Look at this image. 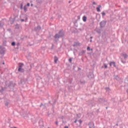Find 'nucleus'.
Instances as JSON below:
<instances>
[{
	"label": "nucleus",
	"mask_w": 128,
	"mask_h": 128,
	"mask_svg": "<svg viewBox=\"0 0 128 128\" xmlns=\"http://www.w3.org/2000/svg\"><path fill=\"white\" fill-rule=\"evenodd\" d=\"M64 31L62 30H60L59 31L58 34H56L54 36V38H62L64 36Z\"/></svg>",
	"instance_id": "1"
},
{
	"label": "nucleus",
	"mask_w": 128,
	"mask_h": 128,
	"mask_svg": "<svg viewBox=\"0 0 128 128\" xmlns=\"http://www.w3.org/2000/svg\"><path fill=\"white\" fill-rule=\"evenodd\" d=\"M106 22L104 20L101 22L100 24V26L102 28H104V26H106Z\"/></svg>",
	"instance_id": "2"
},
{
	"label": "nucleus",
	"mask_w": 128,
	"mask_h": 128,
	"mask_svg": "<svg viewBox=\"0 0 128 128\" xmlns=\"http://www.w3.org/2000/svg\"><path fill=\"white\" fill-rule=\"evenodd\" d=\"M0 54H4V49L2 46H0Z\"/></svg>",
	"instance_id": "3"
},
{
	"label": "nucleus",
	"mask_w": 128,
	"mask_h": 128,
	"mask_svg": "<svg viewBox=\"0 0 128 128\" xmlns=\"http://www.w3.org/2000/svg\"><path fill=\"white\" fill-rule=\"evenodd\" d=\"M40 30H42V27H40V26H38L37 27H36L34 28V30L36 32H40Z\"/></svg>",
	"instance_id": "4"
},
{
	"label": "nucleus",
	"mask_w": 128,
	"mask_h": 128,
	"mask_svg": "<svg viewBox=\"0 0 128 128\" xmlns=\"http://www.w3.org/2000/svg\"><path fill=\"white\" fill-rule=\"evenodd\" d=\"M110 66H114V68H116V62H111L109 64Z\"/></svg>",
	"instance_id": "5"
},
{
	"label": "nucleus",
	"mask_w": 128,
	"mask_h": 128,
	"mask_svg": "<svg viewBox=\"0 0 128 128\" xmlns=\"http://www.w3.org/2000/svg\"><path fill=\"white\" fill-rule=\"evenodd\" d=\"M96 32H98V34H100L101 32H102V30L98 28H96Z\"/></svg>",
	"instance_id": "6"
},
{
	"label": "nucleus",
	"mask_w": 128,
	"mask_h": 128,
	"mask_svg": "<svg viewBox=\"0 0 128 128\" xmlns=\"http://www.w3.org/2000/svg\"><path fill=\"white\" fill-rule=\"evenodd\" d=\"M80 46V44L78 42H74L73 44V46Z\"/></svg>",
	"instance_id": "7"
},
{
	"label": "nucleus",
	"mask_w": 128,
	"mask_h": 128,
	"mask_svg": "<svg viewBox=\"0 0 128 128\" xmlns=\"http://www.w3.org/2000/svg\"><path fill=\"white\" fill-rule=\"evenodd\" d=\"M84 54H86V50H82L80 51L79 52L78 55L79 56H82Z\"/></svg>",
	"instance_id": "8"
},
{
	"label": "nucleus",
	"mask_w": 128,
	"mask_h": 128,
	"mask_svg": "<svg viewBox=\"0 0 128 128\" xmlns=\"http://www.w3.org/2000/svg\"><path fill=\"white\" fill-rule=\"evenodd\" d=\"M121 56H124V60H126V58H128V54H126V53H123L121 54Z\"/></svg>",
	"instance_id": "9"
},
{
	"label": "nucleus",
	"mask_w": 128,
	"mask_h": 128,
	"mask_svg": "<svg viewBox=\"0 0 128 128\" xmlns=\"http://www.w3.org/2000/svg\"><path fill=\"white\" fill-rule=\"evenodd\" d=\"M100 8H102V6L99 5L96 8V10L98 12H100Z\"/></svg>",
	"instance_id": "10"
},
{
	"label": "nucleus",
	"mask_w": 128,
	"mask_h": 128,
	"mask_svg": "<svg viewBox=\"0 0 128 128\" xmlns=\"http://www.w3.org/2000/svg\"><path fill=\"white\" fill-rule=\"evenodd\" d=\"M58 56H54V62L55 64H56V62H58Z\"/></svg>",
	"instance_id": "11"
},
{
	"label": "nucleus",
	"mask_w": 128,
	"mask_h": 128,
	"mask_svg": "<svg viewBox=\"0 0 128 128\" xmlns=\"http://www.w3.org/2000/svg\"><path fill=\"white\" fill-rule=\"evenodd\" d=\"M22 66H24L23 63H19L18 64V68H22Z\"/></svg>",
	"instance_id": "12"
},
{
	"label": "nucleus",
	"mask_w": 128,
	"mask_h": 128,
	"mask_svg": "<svg viewBox=\"0 0 128 128\" xmlns=\"http://www.w3.org/2000/svg\"><path fill=\"white\" fill-rule=\"evenodd\" d=\"M18 71L20 72H24V70L22 68H18Z\"/></svg>",
	"instance_id": "13"
},
{
	"label": "nucleus",
	"mask_w": 128,
	"mask_h": 128,
	"mask_svg": "<svg viewBox=\"0 0 128 128\" xmlns=\"http://www.w3.org/2000/svg\"><path fill=\"white\" fill-rule=\"evenodd\" d=\"M52 102H53L52 103V102L50 101L49 104H52V106H54V104H56V100H52Z\"/></svg>",
	"instance_id": "14"
},
{
	"label": "nucleus",
	"mask_w": 128,
	"mask_h": 128,
	"mask_svg": "<svg viewBox=\"0 0 128 128\" xmlns=\"http://www.w3.org/2000/svg\"><path fill=\"white\" fill-rule=\"evenodd\" d=\"M39 124L40 126H44V122L42 121H40Z\"/></svg>",
	"instance_id": "15"
},
{
	"label": "nucleus",
	"mask_w": 128,
	"mask_h": 128,
	"mask_svg": "<svg viewBox=\"0 0 128 128\" xmlns=\"http://www.w3.org/2000/svg\"><path fill=\"white\" fill-rule=\"evenodd\" d=\"M4 28V23L0 22V28Z\"/></svg>",
	"instance_id": "16"
},
{
	"label": "nucleus",
	"mask_w": 128,
	"mask_h": 128,
	"mask_svg": "<svg viewBox=\"0 0 128 128\" xmlns=\"http://www.w3.org/2000/svg\"><path fill=\"white\" fill-rule=\"evenodd\" d=\"M83 22H86V16H84L82 18Z\"/></svg>",
	"instance_id": "17"
},
{
	"label": "nucleus",
	"mask_w": 128,
	"mask_h": 128,
	"mask_svg": "<svg viewBox=\"0 0 128 128\" xmlns=\"http://www.w3.org/2000/svg\"><path fill=\"white\" fill-rule=\"evenodd\" d=\"M114 78L116 80H120V77H118V76H115Z\"/></svg>",
	"instance_id": "18"
},
{
	"label": "nucleus",
	"mask_w": 128,
	"mask_h": 128,
	"mask_svg": "<svg viewBox=\"0 0 128 128\" xmlns=\"http://www.w3.org/2000/svg\"><path fill=\"white\" fill-rule=\"evenodd\" d=\"M24 10L25 12H28V8H26V6H24Z\"/></svg>",
	"instance_id": "19"
},
{
	"label": "nucleus",
	"mask_w": 128,
	"mask_h": 128,
	"mask_svg": "<svg viewBox=\"0 0 128 128\" xmlns=\"http://www.w3.org/2000/svg\"><path fill=\"white\" fill-rule=\"evenodd\" d=\"M4 90V87H2V89H0V92H2Z\"/></svg>",
	"instance_id": "20"
},
{
	"label": "nucleus",
	"mask_w": 128,
	"mask_h": 128,
	"mask_svg": "<svg viewBox=\"0 0 128 128\" xmlns=\"http://www.w3.org/2000/svg\"><path fill=\"white\" fill-rule=\"evenodd\" d=\"M87 50H92V49H90V46H88L87 47Z\"/></svg>",
	"instance_id": "21"
},
{
	"label": "nucleus",
	"mask_w": 128,
	"mask_h": 128,
	"mask_svg": "<svg viewBox=\"0 0 128 128\" xmlns=\"http://www.w3.org/2000/svg\"><path fill=\"white\" fill-rule=\"evenodd\" d=\"M102 16H106V13L103 12H102Z\"/></svg>",
	"instance_id": "22"
},
{
	"label": "nucleus",
	"mask_w": 128,
	"mask_h": 128,
	"mask_svg": "<svg viewBox=\"0 0 128 128\" xmlns=\"http://www.w3.org/2000/svg\"><path fill=\"white\" fill-rule=\"evenodd\" d=\"M55 124H56V126H58V121H56L55 122Z\"/></svg>",
	"instance_id": "23"
},
{
	"label": "nucleus",
	"mask_w": 128,
	"mask_h": 128,
	"mask_svg": "<svg viewBox=\"0 0 128 128\" xmlns=\"http://www.w3.org/2000/svg\"><path fill=\"white\" fill-rule=\"evenodd\" d=\"M12 46H16V42H12Z\"/></svg>",
	"instance_id": "24"
},
{
	"label": "nucleus",
	"mask_w": 128,
	"mask_h": 128,
	"mask_svg": "<svg viewBox=\"0 0 128 128\" xmlns=\"http://www.w3.org/2000/svg\"><path fill=\"white\" fill-rule=\"evenodd\" d=\"M104 66L106 68H108V65H106V64H104Z\"/></svg>",
	"instance_id": "25"
},
{
	"label": "nucleus",
	"mask_w": 128,
	"mask_h": 128,
	"mask_svg": "<svg viewBox=\"0 0 128 128\" xmlns=\"http://www.w3.org/2000/svg\"><path fill=\"white\" fill-rule=\"evenodd\" d=\"M69 60V62H72V58H70L69 60Z\"/></svg>",
	"instance_id": "26"
},
{
	"label": "nucleus",
	"mask_w": 128,
	"mask_h": 128,
	"mask_svg": "<svg viewBox=\"0 0 128 128\" xmlns=\"http://www.w3.org/2000/svg\"><path fill=\"white\" fill-rule=\"evenodd\" d=\"M121 62H122V64H126V61L123 60L122 59H121Z\"/></svg>",
	"instance_id": "27"
},
{
	"label": "nucleus",
	"mask_w": 128,
	"mask_h": 128,
	"mask_svg": "<svg viewBox=\"0 0 128 128\" xmlns=\"http://www.w3.org/2000/svg\"><path fill=\"white\" fill-rule=\"evenodd\" d=\"M54 44H52V50H54Z\"/></svg>",
	"instance_id": "28"
},
{
	"label": "nucleus",
	"mask_w": 128,
	"mask_h": 128,
	"mask_svg": "<svg viewBox=\"0 0 128 128\" xmlns=\"http://www.w3.org/2000/svg\"><path fill=\"white\" fill-rule=\"evenodd\" d=\"M79 122L80 124H82V120H79Z\"/></svg>",
	"instance_id": "29"
},
{
	"label": "nucleus",
	"mask_w": 128,
	"mask_h": 128,
	"mask_svg": "<svg viewBox=\"0 0 128 128\" xmlns=\"http://www.w3.org/2000/svg\"><path fill=\"white\" fill-rule=\"evenodd\" d=\"M5 106H8V102H6L5 104Z\"/></svg>",
	"instance_id": "30"
},
{
	"label": "nucleus",
	"mask_w": 128,
	"mask_h": 128,
	"mask_svg": "<svg viewBox=\"0 0 128 128\" xmlns=\"http://www.w3.org/2000/svg\"><path fill=\"white\" fill-rule=\"evenodd\" d=\"M43 106V104L42 103H41L40 105V108H42V106Z\"/></svg>",
	"instance_id": "31"
},
{
	"label": "nucleus",
	"mask_w": 128,
	"mask_h": 128,
	"mask_svg": "<svg viewBox=\"0 0 128 128\" xmlns=\"http://www.w3.org/2000/svg\"><path fill=\"white\" fill-rule=\"evenodd\" d=\"M92 4H96V2H93Z\"/></svg>",
	"instance_id": "32"
},
{
	"label": "nucleus",
	"mask_w": 128,
	"mask_h": 128,
	"mask_svg": "<svg viewBox=\"0 0 128 128\" xmlns=\"http://www.w3.org/2000/svg\"><path fill=\"white\" fill-rule=\"evenodd\" d=\"M21 22H24V19H21Z\"/></svg>",
	"instance_id": "33"
},
{
	"label": "nucleus",
	"mask_w": 128,
	"mask_h": 128,
	"mask_svg": "<svg viewBox=\"0 0 128 128\" xmlns=\"http://www.w3.org/2000/svg\"><path fill=\"white\" fill-rule=\"evenodd\" d=\"M106 90H110V88H106Z\"/></svg>",
	"instance_id": "34"
},
{
	"label": "nucleus",
	"mask_w": 128,
	"mask_h": 128,
	"mask_svg": "<svg viewBox=\"0 0 128 128\" xmlns=\"http://www.w3.org/2000/svg\"><path fill=\"white\" fill-rule=\"evenodd\" d=\"M27 6H30V3H28Z\"/></svg>",
	"instance_id": "35"
},
{
	"label": "nucleus",
	"mask_w": 128,
	"mask_h": 128,
	"mask_svg": "<svg viewBox=\"0 0 128 128\" xmlns=\"http://www.w3.org/2000/svg\"><path fill=\"white\" fill-rule=\"evenodd\" d=\"M76 122H78V120H75V121L74 122L75 124H76Z\"/></svg>",
	"instance_id": "36"
},
{
	"label": "nucleus",
	"mask_w": 128,
	"mask_h": 128,
	"mask_svg": "<svg viewBox=\"0 0 128 128\" xmlns=\"http://www.w3.org/2000/svg\"><path fill=\"white\" fill-rule=\"evenodd\" d=\"M90 128H94V126H90Z\"/></svg>",
	"instance_id": "37"
},
{
	"label": "nucleus",
	"mask_w": 128,
	"mask_h": 128,
	"mask_svg": "<svg viewBox=\"0 0 128 128\" xmlns=\"http://www.w3.org/2000/svg\"><path fill=\"white\" fill-rule=\"evenodd\" d=\"M64 128H68V126H65Z\"/></svg>",
	"instance_id": "38"
},
{
	"label": "nucleus",
	"mask_w": 128,
	"mask_h": 128,
	"mask_svg": "<svg viewBox=\"0 0 128 128\" xmlns=\"http://www.w3.org/2000/svg\"><path fill=\"white\" fill-rule=\"evenodd\" d=\"M78 19H80V16H78Z\"/></svg>",
	"instance_id": "39"
},
{
	"label": "nucleus",
	"mask_w": 128,
	"mask_h": 128,
	"mask_svg": "<svg viewBox=\"0 0 128 128\" xmlns=\"http://www.w3.org/2000/svg\"><path fill=\"white\" fill-rule=\"evenodd\" d=\"M126 92L127 94H128V89L126 90Z\"/></svg>",
	"instance_id": "40"
},
{
	"label": "nucleus",
	"mask_w": 128,
	"mask_h": 128,
	"mask_svg": "<svg viewBox=\"0 0 128 128\" xmlns=\"http://www.w3.org/2000/svg\"><path fill=\"white\" fill-rule=\"evenodd\" d=\"M70 2H72V1L70 0V1L68 2L69 4H70Z\"/></svg>",
	"instance_id": "41"
},
{
	"label": "nucleus",
	"mask_w": 128,
	"mask_h": 128,
	"mask_svg": "<svg viewBox=\"0 0 128 128\" xmlns=\"http://www.w3.org/2000/svg\"><path fill=\"white\" fill-rule=\"evenodd\" d=\"M92 42V40H90V42Z\"/></svg>",
	"instance_id": "42"
},
{
	"label": "nucleus",
	"mask_w": 128,
	"mask_h": 128,
	"mask_svg": "<svg viewBox=\"0 0 128 128\" xmlns=\"http://www.w3.org/2000/svg\"><path fill=\"white\" fill-rule=\"evenodd\" d=\"M100 101L102 100V99L100 98Z\"/></svg>",
	"instance_id": "43"
},
{
	"label": "nucleus",
	"mask_w": 128,
	"mask_h": 128,
	"mask_svg": "<svg viewBox=\"0 0 128 128\" xmlns=\"http://www.w3.org/2000/svg\"><path fill=\"white\" fill-rule=\"evenodd\" d=\"M61 17H62V16H58V18H61Z\"/></svg>",
	"instance_id": "44"
},
{
	"label": "nucleus",
	"mask_w": 128,
	"mask_h": 128,
	"mask_svg": "<svg viewBox=\"0 0 128 128\" xmlns=\"http://www.w3.org/2000/svg\"><path fill=\"white\" fill-rule=\"evenodd\" d=\"M90 38H91V39L92 38V36H90Z\"/></svg>",
	"instance_id": "45"
},
{
	"label": "nucleus",
	"mask_w": 128,
	"mask_h": 128,
	"mask_svg": "<svg viewBox=\"0 0 128 128\" xmlns=\"http://www.w3.org/2000/svg\"><path fill=\"white\" fill-rule=\"evenodd\" d=\"M34 6V4H31V6Z\"/></svg>",
	"instance_id": "46"
},
{
	"label": "nucleus",
	"mask_w": 128,
	"mask_h": 128,
	"mask_svg": "<svg viewBox=\"0 0 128 128\" xmlns=\"http://www.w3.org/2000/svg\"><path fill=\"white\" fill-rule=\"evenodd\" d=\"M2 64H4V62H2Z\"/></svg>",
	"instance_id": "47"
},
{
	"label": "nucleus",
	"mask_w": 128,
	"mask_h": 128,
	"mask_svg": "<svg viewBox=\"0 0 128 128\" xmlns=\"http://www.w3.org/2000/svg\"><path fill=\"white\" fill-rule=\"evenodd\" d=\"M30 66L32 68V64L30 65Z\"/></svg>",
	"instance_id": "48"
},
{
	"label": "nucleus",
	"mask_w": 128,
	"mask_h": 128,
	"mask_svg": "<svg viewBox=\"0 0 128 128\" xmlns=\"http://www.w3.org/2000/svg\"><path fill=\"white\" fill-rule=\"evenodd\" d=\"M62 118H64V116H62Z\"/></svg>",
	"instance_id": "49"
},
{
	"label": "nucleus",
	"mask_w": 128,
	"mask_h": 128,
	"mask_svg": "<svg viewBox=\"0 0 128 128\" xmlns=\"http://www.w3.org/2000/svg\"><path fill=\"white\" fill-rule=\"evenodd\" d=\"M106 109L108 110V107H106Z\"/></svg>",
	"instance_id": "50"
},
{
	"label": "nucleus",
	"mask_w": 128,
	"mask_h": 128,
	"mask_svg": "<svg viewBox=\"0 0 128 128\" xmlns=\"http://www.w3.org/2000/svg\"><path fill=\"white\" fill-rule=\"evenodd\" d=\"M93 126H94V124L93 123Z\"/></svg>",
	"instance_id": "51"
},
{
	"label": "nucleus",
	"mask_w": 128,
	"mask_h": 128,
	"mask_svg": "<svg viewBox=\"0 0 128 128\" xmlns=\"http://www.w3.org/2000/svg\"><path fill=\"white\" fill-rule=\"evenodd\" d=\"M26 20H28V18H26Z\"/></svg>",
	"instance_id": "52"
},
{
	"label": "nucleus",
	"mask_w": 128,
	"mask_h": 128,
	"mask_svg": "<svg viewBox=\"0 0 128 128\" xmlns=\"http://www.w3.org/2000/svg\"><path fill=\"white\" fill-rule=\"evenodd\" d=\"M116 126H118V124H116Z\"/></svg>",
	"instance_id": "53"
}]
</instances>
